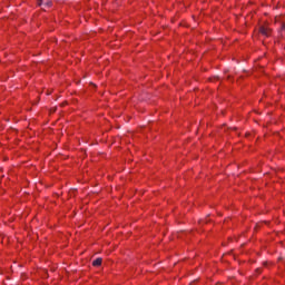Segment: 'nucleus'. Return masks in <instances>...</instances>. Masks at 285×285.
Segmentation results:
<instances>
[{"label": "nucleus", "mask_w": 285, "mask_h": 285, "mask_svg": "<svg viewBox=\"0 0 285 285\" xmlns=\"http://www.w3.org/2000/svg\"><path fill=\"white\" fill-rule=\"evenodd\" d=\"M259 32L264 35V37H271V28L268 27H261Z\"/></svg>", "instance_id": "obj_1"}, {"label": "nucleus", "mask_w": 285, "mask_h": 285, "mask_svg": "<svg viewBox=\"0 0 285 285\" xmlns=\"http://www.w3.org/2000/svg\"><path fill=\"white\" fill-rule=\"evenodd\" d=\"M101 262H104V259L101 257H98L92 262V266H100Z\"/></svg>", "instance_id": "obj_2"}, {"label": "nucleus", "mask_w": 285, "mask_h": 285, "mask_svg": "<svg viewBox=\"0 0 285 285\" xmlns=\"http://www.w3.org/2000/svg\"><path fill=\"white\" fill-rule=\"evenodd\" d=\"M45 7L46 8H52V1L48 0L47 2H45Z\"/></svg>", "instance_id": "obj_3"}, {"label": "nucleus", "mask_w": 285, "mask_h": 285, "mask_svg": "<svg viewBox=\"0 0 285 285\" xmlns=\"http://www.w3.org/2000/svg\"><path fill=\"white\" fill-rule=\"evenodd\" d=\"M38 6H43V0H38Z\"/></svg>", "instance_id": "obj_4"}, {"label": "nucleus", "mask_w": 285, "mask_h": 285, "mask_svg": "<svg viewBox=\"0 0 285 285\" xmlns=\"http://www.w3.org/2000/svg\"><path fill=\"white\" fill-rule=\"evenodd\" d=\"M282 30H285V24H282Z\"/></svg>", "instance_id": "obj_5"}]
</instances>
